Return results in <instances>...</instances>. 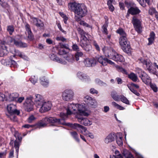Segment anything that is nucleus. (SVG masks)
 Returning a JSON list of instances; mask_svg holds the SVG:
<instances>
[{
  "mask_svg": "<svg viewBox=\"0 0 158 158\" xmlns=\"http://www.w3.org/2000/svg\"><path fill=\"white\" fill-rule=\"evenodd\" d=\"M70 133L74 139L77 142H79L80 139L79 138L78 135L76 131H72L70 132Z\"/></svg>",
  "mask_w": 158,
  "mask_h": 158,
  "instance_id": "30",
  "label": "nucleus"
},
{
  "mask_svg": "<svg viewBox=\"0 0 158 158\" xmlns=\"http://www.w3.org/2000/svg\"><path fill=\"white\" fill-rule=\"evenodd\" d=\"M67 126H70L73 129L78 130V129H82L85 132L86 130V127L77 123H74V124L68 123L67 124Z\"/></svg>",
  "mask_w": 158,
  "mask_h": 158,
  "instance_id": "17",
  "label": "nucleus"
},
{
  "mask_svg": "<svg viewBox=\"0 0 158 158\" xmlns=\"http://www.w3.org/2000/svg\"><path fill=\"white\" fill-rule=\"evenodd\" d=\"M32 19L34 21L35 20L36 21V23L35 24V25L40 30H42L44 29V23L40 19H39L35 17H33Z\"/></svg>",
  "mask_w": 158,
  "mask_h": 158,
  "instance_id": "23",
  "label": "nucleus"
},
{
  "mask_svg": "<svg viewBox=\"0 0 158 158\" xmlns=\"http://www.w3.org/2000/svg\"><path fill=\"white\" fill-rule=\"evenodd\" d=\"M149 84H150L151 88L152 89L153 91L155 92H157L158 90L157 88L156 85L152 84L151 83Z\"/></svg>",
  "mask_w": 158,
  "mask_h": 158,
  "instance_id": "59",
  "label": "nucleus"
},
{
  "mask_svg": "<svg viewBox=\"0 0 158 158\" xmlns=\"http://www.w3.org/2000/svg\"><path fill=\"white\" fill-rule=\"evenodd\" d=\"M27 38L30 40L32 41L34 39V36L31 31L27 32Z\"/></svg>",
  "mask_w": 158,
  "mask_h": 158,
  "instance_id": "53",
  "label": "nucleus"
},
{
  "mask_svg": "<svg viewBox=\"0 0 158 158\" xmlns=\"http://www.w3.org/2000/svg\"><path fill=\"white\" fill-rule=\"evenodd\" d=\"M108 55V58L111 59L117 62H123L124 60L123 56L115 52L112 51V52Z\"/></svg>",
  "mask_w": 158,
  "mask_h": 158,
  "instance_id": "8",
  "label": "nucleus"
},
{
  "mask_svg": "<svg viewBox=\"0 0 158 158\" xmlns=\"http://www.w3.org/2000/svg\"><path fill=\"white\" fill-rule=\"evenodd\" d=\"M68 6L71 11L74 12L75 14L81 17L85 16L87 12V8L85 6L75 2H70L68 4Z\"/></svg>",
  "mask_w": 158,
  "mask_h": 158,
  "instance_id": "2",
  "label": "nucleus"
},
{
  "mask_svg": "<svg viewBox=\"0 0 158 158\" xmlns=\"http://www.w3.org/2000/svg\"><path fill=\"white\" fill-rule=\"evenodd\" d=\"M56 40L57 41H61L62 42H66V39L64 38L63 36H58L56 37Z\"/></svg>",
  "mask_w": 158,
  "mask_h": 158,
  "instance_id": "54",
  "label": "nucleus"
},
{
  "mask_svg": "<svg viewBox=\"0 0 158 158\" xmlns=\"http://www.w3.org/2000/svg\"><path fill=\"white\" fill-rule=\"evenodd\" d=\"M80 46L86 52H89L92 49V46L89 43H87L85 44L81 43Z\"/></svg>",
  "mask_w": 158,
  "mask_h": 158,
  "instance_id": "24",
  "label": "nucleus"
},
{
  "mask_svg": "<svg viewBox=\"0 0 158 158\" xmlns=\"http://www.w3.org/2000/svg\"><path fill=\"white\" fill-rule=\"evenodd\" d=\"M139 3L142 6L145 7L146 6V3L149 5L150 0H140Z\"/></svg>",
  "mask_w": 158,
  "mask_h": 158,
  "instance_id": "40",
  "label": "nucleus"
},
{
  "mask_svg": "<svg viewBox=\"0 0 158 158\" xmlns=\"http://www.w3.org/2000/svg\"><path fill=\"white\" fill-rule=\"evenodd\" d=\"M77 109L78 113L81 115L86 116L88 115V114L85 111V109L83 105L80 104L78 105Z\"/></svg>",
  "mask_w": 158,
  "mask_h": 158,
  "instance_id": "22",
  "label": "nucleus"
},
{
  "mask_svg": "<svg viewBox=\"0 0 158 158\" xmlns=\"http://www.w3.org/2000/svg\"><path fill=\"white\" fill-rule=\"evenodd\" d=\"M116 32L119 35V42L123 50L127 53H130L131 52V48L130 42L127 38V33L122 28H118L116 30Z\"/></svg>",
  "mask_w": 158,
  "mask_h": 158,
  "instance_id": "1",
  "label": "nucleus"
},
{
  "mask_svg": "<svg viewBox=\"0 0 158 158\" xmlns=\"http://www.w3.org/2000/svg\"><path fill=\"white\" fill-rule=\"evenodd\" d=\"M77 30L78 33L81 35V37L87 35V33L85 32L82 29L79 27L77 28Z\"/></svg>",
  "mask_w": 158,
  "mask_h": 158,
  "instance_id": "44",
  "label": "nucleus"
},
{
  "mask_svg": "<svg viewBox=\"0 0 158 158\" xmlns=\"http://www.w3.org/2000/svg\"><path fill=\"white\" fill-rule=\"evenodd\" d=\"M92 44L93 46L94 47L95 49L98 52H99L100 51V47L97 43V41L95 40H93L92 42Z\"/></svg>",
  "mask_w": 158,
  "mask_h": 158,
  "instance_id": "42",
  "label": "nucleus"
},
{
  "mask_svg": "<svg viewBox=\"0 0 158 158\" xmlns=\"http://www.w3.org/2000/svg\"><path fill=\"white\" fill-rule=\"evenodd\" d=\"M129 13L132 15H135L139 14L141 12V10L137 6H131L128 9Z\"/></svg>",
  "mask_w": 158,
  "mask_h": 158,
  "instance_id": "18",
  "label": "nucleus"
},
{
  "mask_svg": "<svg viewBox=\"0 0 158 158\" xmlns=\"http://www.w3.org/2000/svg\"><path fill=\"white\" fill-rule=\"evenodd\" d=\"M68 107L71 110L73 111H76L77 109L76 104L75 105L74 104L69 103L68 105Z\"/></svg>",
  "mask_w": 158,
  "mask_h": 158,
  "instance_id": "47",
  "label": "nucleus"
},
{
  "mask_svg": "<svg viewBox=\"0 0 158 158\" xmlns=\"http://www.w3.org/2000/svg\"><path fill=\"white\" fill-rule=\"evenodd\" d=\"M77 75L79 78L81 80H88L89 79V77L82 72H78L77 73Z\"/></svg>",
  "mask_w": 158,
  "mask_h": 158,
  "instance_id": "28",
  "label": "nucleus"
},
{
  "mask_svg": "<svg viewBox=\"0 0 158 158\" xmlns=\"http://www.w3.org/2000/svg\"><path fill=\"white\" fill-rule=\"evenodd\" d=\"M8 53L7 48H1L0 49V57L6 55Z\"/></svg>",
  "mask_w": 158,
  "mask_h": 158,
  "instance_id": "35",
  "label": "nucleus"
},
{
  "mask_svg": "<svg viewBox=\"0 0 158 158\" xmlns=\"http://www.w3.org/2000/svg\"><path fill=\"white\" fill-rule=\"evenodd\" d=\"M102 50L103 52V53L106 56L108 57V55H109L112 52V51L109 50L108 49V48L106 46L102 48Z\"/></svg>",
  "mask_w": 158,
  "mask_h": 158,
  "instance_id": "31",
  "label": "nucleus"
},
{
  "mask_svg": "<svg viewBox=\"0 0 158 158\" xmlns=\"http://www.w3.org/2000/svg\"><path fill=\"white\" fill-rule=\"evenodd\" d=\"M6 42L4 40L1 41L0 43V45L1 48H7L6 46Z\"/></svg>",
  "mask_w": 158,
  "mask_h": 158,
  "instance_id": "64",
  "label": "nucleus"
},
{
  "mask_svg": "<svg viewBox=\"0 0 158 158\" xmlns=\"http://www.w3.org/2000/svg\"><path fill=\"white\" fill-rule=\"evenodd\" d=\"M48 123H51L53 126H56V124H61V123L60 119H57L55 117H46L34 125V127L40 128L46 126Z\"/></svg>",
  "mask_w": 158,
  "mask_h": 158,
  "instance_id": "3",
  "label": "nucleus"
},
{
  "mask_svg": "<svg viewBox=\"0 0 158 158\" xmlns=\"http://www.w3.org/2000/svg\"><path fill=\"white\" fill-rule=\"evenodd\" d=\"M16 114H10L9 115H7L8 117L9 118L10 120L14 122L18 121V119L17 117L15 115Z\"/></svg>",
  "mask_w": 158,
  "mask_h": 158,
  "instance_id": "36",
  "label": "nucleus"
},
{
  "mask_svg": "<svg viewBox=\"0 0 158 158\" xmlns=\"http://www.w3.org/2000/svg\"><path fill=\"white\" fill-rule=\"evenodd\" d=\"M95 82L98 85L101 86H106L107 85L106 83L103 82L99 79H96Z\"/></svg>",
  "mask_w": 158,
  "mask_h": 158,
  "instance_id": "45",
  "label": "nucleus"
},
{
  "mask_svg": "<svg viewBox=\"0 0 158 158\" xmlns=\"http://www.w3.org/2000/svg\"><path fill=\"white\" fill-rule=\"evenodd\" d=\"M7 110L10 114H16L19 115L20 114V112L16 109V105L10 104L7 106Z\"/></svg>",
  "mask_w": 158,
  "mask_h": 158,
  "instance_id": "12",
  "label": "nucleus"
},
{
  "mask_svg": "<svg viewBox=\"0 0 158 158\" xmlns=\"http://www.w3.org/2000/svg\"><path fill=\"white\" fill-rule=\"evenodd\" d=\"M7 31L9 32L10 35H12L13 32L14 31V27L12 25H10L7 26Z\"/></svg>",
  "mask_w": 158,
  "mask_h": 158,
  "instance_id": "38",
  "label": "nucleus"
},
{
  "mask_svg": "<svg viewBox=\"0 0 158 158\" xmlns=\"http://www.w3.org/2000/svg\"><path fill=\"white\" fill-rule=\"evenodd\" d=\"M145 65H146L147 69L149 72H152V62L150 60L148 61Z\"/></svg>",
  "mask_w": 158,
  "mask_h": 158,
  "instance_id": "39",
  "label": "nucleus"
},
{
  "mask_svg": "<svg viewBox=\"0 0 158 158\" xmlns=\"http://www.w3.org/2000/svg\"><path fill=\"white\" fill-rule=\"evenodd\" d=\"M84 100L89 106L92 108H95L97 106V102L96 100L88 95H86L85 97Z\"/></svg>",
  "mask_w": 158,
  "mask_h": 158,
  "instance_id": "10",
  "label": "nucleus"
},
{
  "mask_svg": "<svg viewBox=\"0 0 158 158\" xmlns=\"http://www.w3.org/2000/svg\"><path fill=\"white\" fill-rule=\"evenodd\" d=\"M80 23L81 25H82L84 26L87 27L91 28L92 27L89 24H88L86 23L85 22V21H81L80 22Z\"/></svg>",
  "mask_w": 158,
  "mask_h": 158,
  "instance_id": "56",
  "label": "nucleus"
},
{
  "mask_svg": "<svg viewBox=\"0 0 158 158\" xmlns=\"http://www.w3.org/2000/svg\"><path fill=\"white\" fill-rule=\"evenodd\" d=\"M35 105L37 108L39 107V105H41V103L44 102V100L42 96L40 94H37L35 95Z\"/></svg>",
  "mask_w": 158,
  "mask_h": 158,
  "instance_id": "19",
  "label": "nucleus"
},
{
  "mask_svg": "<svg viewBox=\"0 0 158 158\" xmlns=\"http://www.w3.org/2000/svg\"><path fill=\"white\" fill-rule=\"evenodd\" d=\"M50 58L51 60L57 62L58 63L64 64H65L66 63V61L62 59L59 58L57 57L56 55L54 54H51L50 56Z\"/></svg>",
  "mask_w": 158,
  "mask_h": 158,
  "instance_id": "21",
  "label": "nucleus"
},
{
  "mask_svg": "<svg viewBox=\"0 0 158 158\" xmlns=\"http://www.w3.org/2000/svg\"><path fill=\"white\" fill-rule=\"evenodd\" d=\"M112 104L114 107H116L117 109L120 110H123L125 109L124 107L114 102H112Z\"/></svg>",
  "mask_w": 158,
  "mask_h": 158,
  "instance_id": "43",
  "label": "nucleus"
},
{
  "mask_svg": "<svg viewBox=\"0 0 158 158\" xmlns=\"http://www.w3.org/2000/svg\"><path fill=\"white\" fill-rule=\"evenodd\" d=\"M78 121L81 124L85 126H89L92 124V122L86 118H84L80 116L78 117Z\"/></svg>",
  "mask_w": 158,
  "mask_h": 158,
  "instance_id": "16",
  "label": "nucleus"
},
{
  "mask_svg": "<svg viewBox=\"0 0 158 158\" xmlns=\"http://www.w3.org/2000/svg\"><path fill=\"white\" fill-rule=\"evenodd\" d=\"M156 12L155 8L153 7L150 8L148 10V13L151 15H153L154 14H155Z\"/></svg>",
  "mask_w": 158,
  "mask_h": 158,
  "instance_id": "52",
  "label": "nucleus"
},
{
  "mask_svg": "<svg viewBox=\"0 0 158 158\" xmlns=\"http://www.w3.org/2000/svg\"><path fill=\"white\" fill-rule=\"evenodd\" d=\"M96 58L98 62L102 64L103 66L106 65L107 64L111 65H113L114 64V62L103 56L98 55Z\"/></svg>",
  "mask_w": 158,
  "mask_h": 158,
  "instance_id": "9",
  "label": "nucleus"
},
{
  "mask_svg": "<svg viewBox=\"0 0 158 158\" xmlns=\"http://www.w3.org/2000/svg\"><path fill=\"white\" fill-rule=\"evenodd\" d=\"M58 53L60 55H62L66 54L67 52L64 49L61 48L58 51Z\"/></svg>",
  "mask_w": 158,
  "mask_h": 158,
  "instance_id": "57",
  "label": "nucleus"
},
{
  "mask_svg": "<svg viewBox=\"0 0 158 158\" xmlns=\"http://www.w3.org/2000/svg\"><path fill=\"white\" fill-rule=\"evenodd\" d=\"M15 137L16 138V139L18 141L21 142L22 137L21 135L18 132H16L14 135Z\"/></svg>",
  "mask_w": 158,
  "mask_h": 158,
  "instance_id": "50",
  "label": "nucleus"
},
{
  "mask_svg": "<svg viewBox=\"0 0 158 158\" xmlns=\"http://www.w3.org/2000/svg\"><path fill=\"white\" fill-rule=\"evenodd\" d=\"M131 23L135 31L138 33H141L142 32V27L140 20L136 17L134 16L132 18Z\"/></svg>",
  "mask_w": 158,
  "mask_h": 158,
  "instance_id": "4",
  "label": "nucleus"
},
{
  "mask_svg": "<svg viewBox=\"0 0 158 158\" xmlns=\"http://www.w3.org/2000/svg\"><path fill=\"white\" fill-rule=\"evenodd\" d=\"M111 96L114 100L116 101H120V95L117 94V93L115 91H112L111 93Z\"/></svg>",
  "mask_w": 158,
  "mask_h": 158,
  "instance_id": "27",
  "label": "nucleus"
},
{
  "mask_svg": "<svg viewBox=\"0 0 158 158\" xmlns=\"http://www.w3.org/2000/svg\"><path fill=\"white\" fill-rule=\"evenodd\" d=\"M116 135L115 133L113 132L110 134L105 139V142L106 143L111 142L114 140L115 137Z\"/></svg>",
  "mask_w": 158,
  "mask_h": 158,
  "instance_id": "20",
  "label": "nucleus"
},
{
  "mask_svg": "<svg viewBox=\"0 0 158 158\" xmlns=\"http://www.w3.org/2000/svg\"><path fill=\"white\" fill-rule=\"evenodd\" d=\"M137 71L139 75V77L141 78L144 83L148 85L151 82L150 77L142 69L139 68L137 69Z\"/></svg>",
  "mask_w": 158,
  "mask_h": 158,
  "instance_id": "5",
  "label": "nucleus"
},
{
  "mask_svg": "<svg viewBox=\"0 0 158 158\" xmlns=\"http://www.w3.org/2000/svg\"><path fill=\"white\" fill-rule=\"evenodd\" d=\"M83 55L82 52L79 51H77L76 53L75 54V57L76 58V61H78L79 60V57L82 56Z\"/></svg>",
  "mask_w": 158,
  "mask_h": 158,
  "instance_id": "48",
  "label": "nucleus"
},
{
  "mask_svg": "<svg viewBox=\"0 0 158 158\" xmlns=\"http://www.w3.org/2000/svg\"><path fill=\"white\" fill-rule=\"evenodd\" d=\"M66 59L69 62H73L74 60V57L73 56H66Z\"/></svg>",
  "mask_w": 158,
  "mask_h": 158,
  "instance_id": "58",
  "label": "nucleus"
},
{
  "mask_svg": "<svg viewBox=\"0 0 158 158\" xmlns=\"http://www.w3.org/2000/svg\"><path fill=\"white\" fill-rule=\"evenodd\" d=\"M108 26V24H104L102 26V28L103 30L102 33L105 35H107L108 33L107 27Z\"/></svg>",
  "mask_w": 158,
  "mask_h": 158,
  "instance_id": "46",
  "label": "nucleus"
},
{
  "mask_svg": "<svg viewBox=\"0 0 158 158\" xmlns=\"http://www.w3.org/2000/svg\"><path fill=\"white\" fill-rule=\"evenodd\" d=\"M34 102L30 99L27 100L24 104V107L25 111L29 112L33 110Z\"/></svg>",
  "mask_w": 158,
  "mask_h": 158,
  "instance_id": "13",
  "label": "nucleus"
},
{
  "mask_svg": "<svg viewBox=\"0 0 158 158\" xmlns=\"http://www.w3.org/2000/svg\"><path fill=\"white\" fill-rule=\"evenodd\" d=\"M20 142L18 141L17 140H15L14 141V147L16 149V152L17 154V156H18L19 153V149L20 145Z\"/></svg>",
  "mask_w": 158,
  "mask_h": 158,
  "instance_id": "32",
  "label": "nucleus"
},
{
  "mask_svg": "<svg viewBox=\"0 0 158 158\" xmlns=\"http://www.w3.org/2000/svg\"><path fill=\"white\" fill-rule=\"evenodd\" d=\"M97 56L92 58H87L85 59L84 63L85 66L88 67L94 66L98 62L96 58Z\"/></svg>",
  "mask_w": 158,
  "mask_h": 158,
  "instance_id": "14",
  "label": "nucleus"
},
{
  "mask_svg": "<svg viewBox=\"0 0 158 158\" xmlns=\"http://www.w3.org/2000/svg\"><path fill=\"white\" fill-rule=\"evenodd\" d=\"M107 5L108 6V8L110 11L113 12L114 10V8L112 5V3L107 4Z\"/></svg>",
  "mask_w": 158,
  "mask_h": 158,
  "instance_id": "63",
  "label": "nucleus"
},
{
  "mask_svg": "<svg viewBox=\"0 0 158 158\" xmlns=\"http://www.w3.org/2000/svg\"><path fill=\"white\" fill-rule=\"evenodd\" d=\"M14 57V56H10L9 59H2L1 62L4 65L9 66L10 67L17 68V64L16 61L13 60Z\"/></svg>",
  "mask_w": 158,
  "mask_h": 158,
  "instance_id": "6",
  "label": "nucleus"
},
{
  "mask_svg": "<svg viewBox=\"0 0 158 158\" xmlns=\"http://www.w3.org/2000/svg\"><path fill=\"white\" fill-rule=\"evenodd\" d=\"M0 4L4 8H6L7 6V3L4 0H0Z\"/></svg>",
  "mask_w": 158,
  "mask_h": 158,
  "instance_id": "61",
  "label": "nucleus"
},
{
  "mask_svg": "<svg viewBox=\"0 0 158 158\" xmlns=\"http://www.w3.org/2000/svg\"><path fill=\"white\" fill-rule=\"evenodd\" d=\"M35 119V118L34 116L33 115H32L29 116V117L28 118L27 122L28 123H31Z\"/></svg>",
  "mask_w": 158,
  "mask_h": 158,
  "instance_id": "60",
  "label": "nucleus"
},
{
  "mask_svg": "<svg viewBox=\"0 0 158 158\" xmlns=\"http://www.w3.org/2000/svg\"><path fill=\"white\" fill-rule=\"evenodd\" d=\"M127 104L129 105V102L127 98L123 95H120V100Z\"/></svg>",
  "mask_w": 158,
  "mask_h": 158,
  "instance_id": "41",
  "label": "nucleus"
},
{
  "mask_svg": "<svg viewBox=\"0 0 158 158\" xmlns=\"http://www.w3.org/2000/svg\"><path fill=\"white\" fill-rule=\"evenodd\" d=\"M127 86L129 89H130V87H131L132 89H134V87L136 89H138L139 88V86L138 85L133 83H131L129 85H128Z\"/></svg>",
  "mask_w": 158,
  "mask_h": 158,
  "instance_id": "55",
  "label": "nucleus"
},
{
  "mask_svg": "<svg viewBox=\"0 0 158 158\" xmlns=\"http://www.w3.org/2000/svg\"><path fill=\"white\" fill-rule=\"evenodd\" d=\"M88 34H87V35L81 37V41L80 43V45H81V43H84V44L89 43V40L88 38Z\"/></svg>",
  "mask_w": 158,
  "mask_h": 158,
  "instance_id": "29",
  "label": "nucleus"
},
{
  "mask_svg": "<svg viewBox=\"0 0 158 158\" xmlns=\"http://www.w3.org/2000/svg\"><path fill=\"white\" fill-rule=\"evenodd\" d=\"M74 96L73 91L71 89H66L62 92L63 99L66 101H71L73 99Z\"/></svg>",
  "mask_w": 158,
  "mask_h": 158,
  "instance_id": "7",
  "label": "nucleus"
},
{
  "mask_svg": "<svg viewBox=\"0 0 158 158\" xmlns=\"http://www.w3.org/2000/svg\"><path fill=\"white\" fill-rule=\"evenodd\" d=\"M117 144L120 146L123 145L122 137V136H118L116 135L115 136Z\"/></svg>",
  "mask_w": 158,
  "mask_h": 158,
  "instance_id": "34",
  "label": "nucleus"
},
{
  "mask_svg": "<svg viewBox=\"0 0 158 158\" xmlns=\"http://www.w3.org/2000/svg\"><path fill=\"white\" fill-rule=\"evenodd\" d=\"M41 84L44 86H47L48 84L47 80H46L44 77H42L40 78Z\"/></svg>",
  "mask_w": 158,
  "mask_h": 158,
  "instance_id": "37",
  "label": "nucleus"
},
{
  "mask_svg": "<svg viewBox=\"0 0 158 158\" xmlns=\"http://www.w3.org/2000/svg\"><path fill=\"white\" fill-rule=\"evenodd\" d=\"M130 89H129L134 94H135L137 96H139L140 94L135 89H132L131 87H130Z\"/></svg>",
  "mask_w": 158,
  "mask_h": 158,
  "instance_id": "62",
  "label": "nucleus"
},
{
  "mask_svg": "<svg viewBox=\"0 0 158 158\" xmlns=\"http://www.w3.org/2000/svg\"><path fill=\"white\" fill-rule=\"evenodd\" d=\"M128 78L131 80L133 82H136L138 80V77L134 73L131 72L128 75Z\"/></svg>",
  "mask_w": 158,
  "mask_h": 158,
  "instance_id": "26",
  "label": "nucleus"
},
{
  "mask_svg": "<svg viewBox=\"0 0 158 158\" xmlns=\"http://www.w3.org/2000/svg\"><path fill=\"white\" fill-rule=\"evenodd\" d=\"M60 116L61 118V119L59 118L60 119V123H61V124H62L63 125H64V123H62L61 122V121L62 120H65L66 118L67 117L66 114L64 113H61L60 114ZM56 118L57 119V118ZM57 125V124H56V125ZM59 125H60V124H59Z\"/></svg>",
  "mask_w": 158,
  "mask_h": 158,
  "instance_id": "51",
  "label": "nucleus"
},
{
  "mask_svg": "<svg viewBox=\"0 0 158 158\" xmlns=\"http://www.w3.org/2000/svg\"><path fill=\"white\" fill-rule=\"evenodd\" d=\"M19 37V35L16 36L15 38L12 40L11 42H13L14 44L17 47L21 48H26L27 47V45L26 43L22 42L21 40H18L16 38L17 37Z\"/></svg>",
  "mask_w": 158,
  "mask_h": 158,
  "instance_id": "15",
  "label": "nucleus"
},
{
  "mask_svg": "<svg viewBox=\"0 0 158 158\" xmlns=\"http://www.w3.org/2000/svg\"><path fill=\"white\" fill-rule=\"evenodd\" d=\"M41 104V105H39V108H40L39 111L42 113L47 112L51 109L52 104L50 102H43Z\"/></svg>",
  "mask_w": 158,
  "mask_h": 158,
  "instance_id": "11",
  "label": "nucleus"
},
{
  "mask_svg": "<svg viewBox=\"0 0 158 158\" xmlns=\"http://www.w3.org/2000/svg\"><path fill=\"white\" fill-rule=\"evenodd\" d=\"M19 96L18 94L17 93H13L9 95V98L11 101H17Z\"/></svg>",
  "mask_w": 158,
  "mask_h": 158,
  "instance_id": "33",
  "label": "nucleus"
},
{
  "mask_svg": "<svg viewBox=\"0 0 158 158\" xmlns=\"http://www.w3.org/2000/svg\"><path fill=\"white\" fill-rule=\"evenodd\" d=\"M156 35L153 31L151 32L149 35V37L148 38V45H149L152 44L155 40Z\"/></svg>",
  "mask_w": 158,
  "mask_h": 158,
  "instance_id": "25",
  "label": "nucleus"
},
{
  "mask_svg": "<svg viewBox=\"0 0 158 158\" xmlns=\"http://www.w3.org/2000/svg\"><path fill=\"white\" fill-rule=\"evenodd\" d=\"M56 24L57 25V27L61 31L62 33H63L65 35L67 34V32L66 31L64 30L62 27L61 25L60 24V22L59 21H58L56 22Z\"/></svg>",
  "mask_w": 158,
  "mask_h": 158,
  "instance_id": "49",
  "label": "nucleus"
}]
</instances>
